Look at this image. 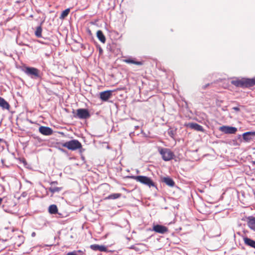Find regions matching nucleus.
Instances as JSON below:
<instances>
[{
  "mask_svg": "<svg viewBox=\"0 0 255 255\" xmlns=\"http://www.w3.org/2000/svg\"><path fill=\"white\" fill-rule=\"evenodd\" d=\"M131 178L137 182H139L141 184L145 185L149 187H155V183L152 181V180L145 176H132Z\"/></svg>",
  "mask_w": 255,
  "mask_h": 255,
  "instance_id": "f257e3e1",
  "label": "nucleus"
},
{
  "mask_svg": "<svg viewBox=\"0 0 255 255\" xmlns=\"http://www.w3.org/2000/svg\"><path fill=\"white\" fill-rule=\"evenodd\" d=\"M63 147H66L69 150H76L82 147V144L77 139H73L61 144Z\"/></svg>",
  "mask_w": 255,
  "mask_h": 255,
  "instance_id": "f03ea898",
  "label": "nucleus"
},
{
  "mask_svg": "<svg viewBox=\"0 0 255 255\" xmlns=\"http://www.w3.org/2000/svg\"><path fill=\"white\" fill-rule=\"evenodd\" d=\"M158 151L164 161H169L174 156V153L170 149L159 147Z\"/></svg>",
  "mask_w": 255,
  "mask_h": 255,
  "instance_id": "7ed1b4c3",
  "label": "nucleus"
},
{
  "mask_svg": "<svg viewBox=\"0 0 255 255\" xmlns=\"http://www.w3.org/2000/svg\"><path fill=\"white\" fill-rule=\"evenodd\" d=\"M25 73L28 75L30 76L32 78H41V73L40 71L34 67H26L25 70Z\"/></svg>",
  "mask_w": 255,
  "mask_h": 255,
  "instance_id": "20e7f679",
  "label": "nucleus"
},
{
  "mask_svg": "<svg viewBox=\"0 0 255 255\" xmlns=\"http://www.w3.org/2000/svg\"><path fill=\"white\" fill-rule=\"evenodd\" d=\"M74 117L80 119H87L90 118V114L87 109H79L77 110L76 114Z\"/></svg>",
  "mask_w": 255,
  "mask_h": 255,
  "instance_id": "39448f33",
  "label": "nucleus"
},
{
  "mask_svg": "<svg viewBox=\"0 0 255 255\" xmlns=\"http://www.w3.org/2000/svg\"><path fill=\"white\" fill-rule=\"evenodd\" d=\"M220 131L226 134L235 133L237 128L235 127L223 126L219 128Z\"/></svg>",
  "mask_w": 255,
  "mask_h": 255,
  "instance_id": "423d86ee",
  "label": "nucleus"
},
{
  "mask_svg": "<svg viewBox=\"0 0 255 255\" xmlns=\"http://www.w3.org/2000/svg\"><path fill=\"white\" fill-rule=\"evenodd\" d=\"M152 230L156 233L159 234H164L168 232V228L164 226L160 225H154Z\"/></svg>",
  "mask_w": 255,
  "mask_h": 255,
  "instance_id": "0eeeda50",
  "label": "nucleus"
},
{
  "mask_svg": "<svg viewBox=\"0 0 255 255\" xmlns=\"http://www.w3.org/2000/svg\"><path fill=\"white\" fill-rule=\"evenodd\" d=\"M185 126L196 131H204V128L203 127L197 123H189L185 124Z\"/></svg>",
  "mask_w": 255,
  "mask_h": 255,
  "instance_id": "6e6552de",
  "label": "nucleus"
},
{
  "mask_svg": "<svg viewBox=\"0 0 255 255\" xmlns=\"http://www.w3.org/2000/svg\"><path fill=\"white\" fill-rule=\"evenodd\" d=\"M112 91H105L100 93V98L103 101L108 100L112 95Z\"/></svg>",
  "mask_w": 255,
  "mask_h": 255,
  "instance_id": "1a4fd4ad",
  "label": "nucleus"
},
{
  "mask_svg": "<svg viewBox=\"0 0 255 255\" xmlns=\"http://www.w3.org/2000/svg\"><path fill=\"white\" fill-rule=\"evenodd\" d=\"M39 132L45 135H50L52 134L53 130L47 127L41 126L39 128Z\"/></svg>",
  "mask_w": 255,
  "mask_h": 255,
  "instance_id": "9d476101",
  "label": "nucleus"
},
{
  "mask_svg": "<svg viewBox=\"0 0 255 255\" xmlns=\"http://www.w3.org/2000/svg\"><path fill=\"white\" fill-rule=\"evenodd\" d=\"M231 84L236 87L245 88L244 78H242L241 79H237L232 80Z\"/></svg>",
  "mask_w": 255,
  "mask_h": 255,
  "instance_id": "9b49d317",
  "label": "nucleus"
},
{
  "mask_svg": "<svg viewBox=\"0 0 255 255\" xmlns=\"http://www.w3.org/2000/svg\"><path fill=\"white\" fill-rule=\"evenodd\" d=\"M90 248L93 251H99L100 252H106L107 248L105 246L94 244L90 246Z\"/></svg>",
  "mask_w": 255,
  "mask_h": 255,
  "instance_id": "f8f14e48",
  "label": "nucleus"
},
{
  "mask_svg": "<svg viewBox=\"0 0 255 255\" xmlns=\"http://www.w3.org/2000/svg\"><path fill=\"white\" fill-rule=\"evenodd\" d=\"M245 88H249L255 85V77L253 78H244Z\"/></svg>",
  "mask_w": 255,
  "mask_h": 255,
  "instance_id": "ddd939ff",
  "label": "nucleus"
},
{
  "mask_svg": "<svg viewBox=\"0 0 255 255\" xmlns=\"http://www.w3.org/2000/svg\"><path fill=\"white\" fill-rule=\"evenodd\" d=\"M248 225L250 229L255 230V217L252 216L249 217L248 218Z\"/></svg>",
  "mask_w": 255,
  "mask_h": 255,
  "instance_id": "4468645a",
  "label": "nucleus"
},
{
  "mask_svg": "<svg viewBox=\"0 0 255 255\" xmlns=\"http://www.w3.org/2000/svg\"><path fill=\"white\" fill-rule=\"evenodd\" d=\"M0 107L2 109H6L9 110L10 109V105L3 98L0 97Z\"/></svg>",
  "mask_w": 255,
  "mask_h": 255,
  "instance_id": "2eb2a0df",
  "label": "nucleus"
},
{
  "mask_svg": "<svg viewBox=\"0 0 255 255\" xmlns=\"http://www.w3.org/2000/svg\"><path fill=\"white\" fill-rule=\"evenodd\" d=\"M244 241L245 244L246 245L255 249V241H254L248 237H244Z\"/></svg>",
  "mask_w": 255,
  "mask_h": 255,
  "instance_id": "dca6fc26",
  "label": "nucleus"
},
{
  "mask_svg": "<svg viewBox=\"0 0 255 255\" xmlns=\"http://www.w3.org/2000/svg\"><path fill=\"white\" fill-rule=\"evenodd\" d=\"M97 36L102 43H105L106 42V37L102 30H99L97 31Z\"/></svg>",
  "mask_w": 255,
  "mask_h": 255,
  "instance_id": "f3484780",
  "label": "nucleus"
},
{
  "mask_svg": "<svg viewBox=\"0 0 255 255\" xmlns=\"http://www.w3.org/2000/svg\"><path fill=\"white\" fill-rule=\"evenodd\" d=\"M162 181L170 187H173L175 184L174 181L170 177H164Z\"/></svg>",
  "mask_w": 255,
  "mask_h": 255,
  "instance_id": "a211bd4d",
  "label": "nucleus"
},
{
  "mask_svg": "<svg viewBox=\"0 0 255 255\" xmlns=\"http://www.w3.org/2000/svg\"><path fill=\"white\" fill-rule=\"evenodd\" d=\"M125 62L128 64H134L137 65H141L143 64L142 61H136L133 59H127L124 60Z\"/></svg>",
  "mask_w": 255,
  "mask_h": 255,
  "instance_id": "6ab92c4d",
  "label": "nucleus"
},
{
  "mask_svg": "<svg viewBox=\"0 0 255 255\" xmlns=\"http://www.w3.org/2000/svg\"><path fill=\"white\" fill-rule=\"evenodd\" d=\"M48 211L49 213L51 214H54L57 213L58 208L56 205L53 204L50 205L48 208Z\"/></svg>",
  "mask_w": 255,
  "mask_h": 255,
  "instance_id": "aec40b11",
  "label": "nucleus"
},
{
  "mask_svg": "<svg viewBox=\"0 0 255 255\" xmlns=\"http://www.w3.org/2000/svg\"><path fill=\"white\" fill-rule=\"evenodd\" d=\"M62 189V187H50L48 188L49 191L53 194L56 192H59Z\"/></svg>",
  "mask_w": 255,
  "mask_h": 255,
  "instance_id": "412c9836",
  "label": "nucleus"
},
{
  "mask_svg": "<svg viewBox=\"0 0 255 255\" xmlns=\"http://www.w3.org/2000/svg\"><path fill=\"white\" fill-rule=\"evenodd\" d=\"M70 11V9L69 8H68L66 9H65L64 11H62L61 13L59 18L61 19H64L66 17L68 16Z\"/></svg>",
  "mask_w": 255,
  "mask_h": 255,
  "instance_id": "4be33fe9",
  "label": "nucleus"
},
{
  "mask_svg": "<svg viewBox=\"0 0 255 255\" xmlns=\"http://www.w3.org/2000/svg\"><path fill=\"white\" fill-rule=\"evenodd\" d=\"M121 196V194L120 193H114L106 197L105 199H116L120 198Z\"/></svg>",
  "mask_w": 255,
  "mask_h": 255,
  "instance_id": "5701e85b",
  "label": "nucleus"
},
{
  "mask_svg": "<svg viewBox=\"0 0 255 255\" xmlns=\"http://www.w3.org/2000/svg\"><path fill=\"white\" fill-rule=\"evenodd\" d=\"M42 27L39 26L37 27L35 31V35L37 37H41L42 36Z\"/></svg>",
  "mask_w": 255,
  "mask_h": 255,
  "instance_id": "b1692460",
  "label": "nucleus"
},
{
  "mask_svg": "<svg viewBox=\"0 0 255 255\" xmlns=\"http://www.w3.org/2000/svg\"><path fill=\"white\" fill-rule=\"evenodd\" d=\"M251 134V133L250 132H246L244 133L243 134V137L245 139H249V136H250Z\"/></svg>",
  "mask_w": 255,
  "mask_h": 255,
  "instance_id": "393cba45",
  "label": "nucleus"
},
{
  "mask_svg": "<svg viewBox=\"0 0 255 255\" xmlns=\"http://www.w3.org/2000/svg\"><path fill=\"white\" fill-rule=\"evenodd\" d=\"M65 255H78L76 251H73V252H69Z\"/></svg>",
  "mask_w": 255,
  "mask_h": 255,
  "instance_id": "a878e982",
  "label": "nucleus"
},
{
  "mask_svg": "<svg viewBox=\"0 0 255 255\" xmlns=\"http://www.w3.org/2000/svg\"><path fill=\"white\" fill-rule=\"evenodd\" d=\"M50 185H51V186H53V185H56L58 184V182L57 181H52V182H50L49 183Z\"/></svg>",
  "mask_w": 255,
  "mask_h": 255,
  "instance_id": "bb28decb",
  "label": "nucleus"
},
{
  "mask_svg": "<svg viewBox=\"0 0 255 255\" xmlns=\"http://www.w3.org/2000/svg\"><path fill=\"white\" fill-rule=\"evenodd\" d=\"M209 85H210V84H209V83L207 84H206V85H203V86H202V89L205 90V89H206V88H207Z\"/></svg>",
  "mask_w": 255,
  "mask_h": 255,
  "instance_id": "cd10ccee",
  "label": "nucleus"
},
{
  "mask_svg": "<svg viewBox=\"0 0 255 255\" xmlns=\"http://www.w3.org/2000/svg\"><path fill=\"white\" fill-rule=\"evenodd\" d=\"M233 109L237 112H239L240 110V108L238 107H233Z\"/></svg>",
  "mask_w": 255,
  "mask_h": 255,
  "instance_id": "c85d7f7f",
  "label": "nucleus"
},
{
  "mask_svg": "<svg viewBox=\"0 0 255 255\" xmlns=\"http://www.w3.org/2000/svg\"><path fill=\"white\" fill-rule=\"evenodd\" d=\"M169 133V134L171 136V137H173V133L172 132V131H169L168 132Z\"/></svg>",
  "mask_w": 255,
  "mask_h": 255,
  "instance_id": "c756f323",
  "label": "nucleus"
},
{
  "mask_svg": "<svg viewBox=\"0 0 255 255\" xmlns=\"http://www.w3.org/2000/svg\"><path fill=\"white\" fill-rule=\"evenodd\" d=\"M130 248V249H134L136 251L137 250L136 249L135 247H134V246H131Z\"/></svg>",
  "mask_w": 255,
  "mask_h": 255,
  "instance_id": "7c9ffc66",
  "label": "nucleus"
},
{
  "mask_svg": "<svg viewBox=\"0 0 255 255\" xmlns=\"http://www.w3.org/2000/svg\"><path fill=\"white\" fill-rule=\"evenodd\" d=\"M2 199L1 198H0V205L2 203Z\"/></svg>",
  "mask_w": 255,
  "mask_h": 255,
  "instance_id": "2f4dec72",
  "label": "nucleus"
},
{
  "mask_svg": "<svg viewBox=\"0 0 255 255\" xmlns=\"http://www.w3.org/2000/svg\"><path fill=\"white\" fill-rule=\"evenodd\" d=\"M252 163H253V165H255V161H252Z\"/></svg>",
  "mask_w": 255,
  "mask_h": 255,
  "instance_id": "473e14b6",
  "label": "nucleus"
},
{
  "mask_svg": "<svg viewBox=\"0 0 255 255\" xmlns=\"http://www.w3.org/2000/svg\"><path fill=\"white\" fill-rule=\"evenodd\" d=\"M100 52H102V49L101 48H100Z\"/></svg>",
  "mask_w": 255,
  "mask_h": 255,
  "instance_id": "72a5a7b5",
  "label": "nucleus"
},
{
  "mask_svg": "<svg viewBox=\"0 0 255 255\" xmlns=\"http://www.w3.org/2000/svg\"><path fill=\"white\" fill-rule=\"evenodd\" d=\"M2 141V139L0 138V143Z\"/></svg>",
  "mask_w": 255,
  "mask_h": 255,
  "instance_id": "f704fd0d",
  "label": "nucleus"
},
{
  "mask_svg": "<svg viewBox=\"0 0 255 255\" xmlns=\"http://www.w3.org/2000/svg\"><path fill=\"white\" fill-rule=\"evenodd\" d=\"M34 235H35V233H33L32 234V236H34Z\"/></svg>",
  "mask_w": 255,
  "mask_h": 255,
  "instance_id": "c9c22d12",
  "label": "nucleus"
}]
</instances>
